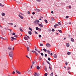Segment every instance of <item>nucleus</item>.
<instances>
[{
    "mask_svg": "<svg viewBox=\"0 0 76 76\" xmlns=\"http://www.w3.org/2000/svg\"><path fill=\"white\" fill-rule=\"evenodd\" d=\"M43 50L44 51H45V52H46V51H47V50H46V49H45L44 48Z\"/></svg>",
    "mask_w": 76,
    "mask_h": 76,
    "instance_id": "obj_31",
    "label": "nucleus"
},
{
    "mask_svg": "<svg viewBox=\"0 0 76 76\" xmlns=\"http://www.w3.org/2000/svg\"><path fill=\"white\" fill-rule=\"evenodd\" d=\"M54 26L55 28H56V27H57V26H58V24H56L54 25Z\"/></svg>",
    "mask_w": 76,
    "mask_h": 76,
    "instance_id": "obj_16",
    "label": "nucleus"
},
{
    "mask_svg": "<svg viewBox=\"0 0 76 76\" xmlns=\"http://www.w3.org/2000/svg\"><path fill=\"white\" fill-rule=\"evenodd\" d=\"M51 20L52 21H54V19L53 18H51Z\"/></svg>",
    "mask_w": 76,
    "mask_h": 76,
    "instance_id": "obj_17",
    "label": "nucleus"
},
{
    "mask_svg": "<svg viewBox=\"0 0 76 76\" xmlns=\"http://www.w3.org/2000/svg\"><path fill=\"white\" fill-rule=\"evenodd\" d=\"M48 60L49 61H50L51 60V59H50V58H48Z\"/></svg>",
    "mask_w": 76,
    "mask_h": 76,
    "instance_id": "obj_41",
    "label": "nucleus"
},
{
    "mask_svg": "<svg viewBox=\"0 0 76 76\" xmlns=\"http://www.w3.org/2000/svg\"><path fill=\"white\" fill-rule=\"evenodd\" d=\"M13 23H10V25H13Z\"/></svg>",
    "mask_w": 76,
    "mask_h": 76,
    "instance_id": "obj_64",
    "label": "nucleus"
},
{
    "mask_svg": "<svg viewBox=\"0 0 76 76\" xmlns=\"http://www.w3.org/2000/svg\"><path fill=\"white\" fill-rule=\"evenodd\" d=\"M47 52L48 53V54H50V50H47Z\"/></svg>",
    "mask_w": 76,
    "mask_h": 76,
    "instance_id": "obj_9",
    "label": "nucleus"
},
{
    "mask_svg": "<svg viewBox=\"0 0 76 76\" xmlns=\"http://www.w3.org/2000/svg\"><path fill=\"white\" fill-rule=\"evenodd\" d=\"M31 52H32V53H36V51L34 50H32Z\"/></svg>",
    "mask_w": 76,
    "mask_h": 76,
    "instance_id": "obj_47",
    "label": "nucleus"
},
{
    "mask_svg": "<svg viewBox=\"0 0 76 76\" xmlns=\"http://www.w3.org/2000/svg\"><path fill=\"white\" fill-rule=\"evenodd\" d=\"M32 14L33 15H35V12H33Z\"/></svg>",
    "mask_w": 76,
    "mask_h": 76,
    "instance_id": "obj_60",
    "label": "nucleus"
},
{
    "mask_svg": "<svg viewBox=\"0 0 76 76\" xmlns=\"http://www.w3.org/2000/svg\"><path fill=\"white\" fill-rule=\"evenodd\" d=\"M34 32L36 34H38V32H37V31H35Z\"/></svg>",
    "mask_w": 76,
    "mask_h": 76,
    "instance_id": "obj_45",
    "label": "nucleus"
},
{
    "mask_svg": "<svg viewBox=\"0 0 76 76\" xmlns=\"http://www.w3.org/2000/svg\"><path fill=\"white\" fill-rule=\"evenodd\" d=\"M71 41H72V42H74V39H73V38H71Z\"/></svg>",
    "mask_w": 76,
    "mask_h": 76,
    "instance_id": "obj_15",
    "label": "nucleus"
},
{
    "mask_svg": "<svg viewBox=\"0 0 76 76\" xmlns=\"http://www.w3.org/2000/svg\"><path fill=\"white\" fill-rule=\"evenodd\" d=\"M39 26H40V27H43V26H42V25L41 24H39Z\"/></svg>",
    "mask_w": 76,
    "mask_h": 76,
    "instance_id": "obj_21",
    "label": "nucleus"
},
{
    "mask_svg": "<svg viewBox=\"0 0 76 76\" xmlns=\"http://www.w3.org/2000/svg\"><path fill=\"white\" fill-rule=\"evenodd\" d=\"M35 11L37 12H40V10L37 9H35Z\"/></svg>",
    "mask_w": 76,
    "mask_h": 76,
    "instance_id": "obj_5",
    "label": "nucleus"
},
{
    "mask_svg": "<svg viewBox=\"0 0 76 76\" xmlns=\"http://www.w3.org/2000/svg\"><path fill=\"white\" fill-rule=\"evenodd\" d=\"M45 70V71H47V67H46Z\"/></svg>",
    "mask_w": 76,
    "mask_h": 76,
    "instance_id": "obj_53",
    "label": "nucleus"
},
{
    "mask_svg": "<svg viewBox=\"0 0 76 76\" xmlns=\"http://www.w3.org/2000/svg\"><path fill=\"white\" fill-rule=\"evenodd\" d=\"M26 57H27V58H28L30 59L29 57L27 55L26 56Z\"/></svg>",
    "mask_w": 76,
    "mask_h": 76,
    "instance_id": "obj_56",
    "label": "nucleus"
},
{
    "mask_svg": "<svg viewBox=\"0 0 76 76\" xmlns=\"http://www.w3.org/2000/svg\"><path fill=\"white\" fill-rule=\"evenodd\" d=\"M70 69V67H69L67 68V70H69Z\"/></svg>",
    "mask_w": 76,
    "mask_h": 76,
    "instance_id": "obj_46",
    "label": "nucleus"
},
{
    "mask_svg": "<svg viewBox=\"0 0 76 76\" xmlns=\"http://www.w3.org/2000/svg\"><path fill=\"white\" fill-rule=\"evenodd\" d=\"M69 7L70 8V9H71V6H69Z\"/></svg>",
    "mask_w": 76,
    "mask_h": 76,
    "instance_id": "obj_63",
    "label": "nucleus"
},
{
    "mask_svg": "<svg viewBox=\"0 0 76 76\" xmlns=\"http://www.w3.org/2000/svg\"><path fill=\"white\" fill-rule=\"evenodd\" d=\"M13 68L14 69H15V70H16V69H15V66H13Z\"/></svg>",
    "mask_w": 76,
    "mask_h": 76,
    "instance_id": "obj_42",
    "label": "nucleus"
},
{
    "mask_svg": "<svg viewBox=\"0 0 76 76\" xmlns=\"http://www.w3.org/2000/svg\"><path fill=\"white\" fill-rule=\"evenodd\" d=\"M12 74H15V71L12 72Z\"/></svg>",
    "mask_w": 76,
    "mask_h": 76,
    "instance_id": "obj_58",
    "label": "nucleus"
},
{
    "mask_svg": "<svg viewBox=\"0 0 76 76\" xmlns=\"http://www.w3.org/2000/svg\"><path fill=\"white\" fill-rule=\"evenodd\" d=\"M0 38L2 39H3V40H4V39H4V38L2 37H1Z\"/></svg>",
    "mask_w": 76,
    "mask_h": 76,
    "instance_id": "obj_39",
    "label": "nucleus"
},
{
    "mask_svg": "<svg viewBox=\"0 0 76 76\" xmlns=\"http://www.w3.org/2000/svg\"><path fill=\"white\" fill-rule=\"evenodd\" d=\"M49 69L50 70H52V67H49Z\"/></svg>",
    "mask_w": 76,
    "mask_h": 76,
    "instance_id": "obj_50",
    "label": "nucleus"
},
{
    "mask_svg": "<svg viewBox=\"0 0 76 76\" xmlns=\"http://www.w3.org/2000/svg\"><path fill=\"white\" fill-rule=\"evenodd\" d=\"M66 19H67V18H69V16H66Z\"/></svg>",
    "mask_w": 76,
    "mask_h": 76,
    "instance_id": "obj_52",
    "label": "nucleus"
},
{
    "mask_svg": "<svg viewBox=\"0 0 76 76\" xmlns=\"http://www.w3.org/2000/svg\"><path fill=\"white\" fill-rule=\"evenodd\" d=\"M14 37H16L17 38H18V35H15L14 36Z\"/></svg>",
    "mask_w": 76,
    "mask_h": 76,
    "instance_id": "obj_30",
    "label": "nucleus"
},
{
    "mask_svg": "<svg viewBox=\"0 0 76 76\" xmlns=\"http://www.w3.org/2000/svg\"><path fill=\"white\" fill-rule=\"evenodd\" d=\"M44 21L45 22V23H48V21H47V20L46 19H45L44 20Z\"/></svg>",
    "mask_w": 76,
    "mask_h": 76,
    "instance_id": "obj_23",
    "label": "nucleus"
},
{
    "mask_svg": "<svg viewBox=\"0 0 76 76\" xmlns=\"http://www.w3.org/2000/svg\"><path fill=\"white\" fill-rule=\"evenodd\" d=\"M42 65V66H44V62H43Z\"/></svg>",
    "mask_w": 76,
    "mask_h": 76,
    "instance_id": "obj_62",
    "label": "nucleus"
},
{
    "mask_svg": "<svg viewBox=\"0 0 76 76\" xmlns=\"http://www.w3.org/2000/svg\"><path fill=\"white\" fill-rule=\"evenodd\" d=\"M52 31L53 32H54V29L53 28L52 29Z\"/></svg>",
    "mask_w": 76,
    "mask_h": 76,
    "instance_id": "obj_49",
    "label": "nucleus"
},
{
    "mask_svg": "<svg viewBox=\"0 0 76 76\" xmlns=\"http://www.w3.org/2000/svg\"><path fill=\"white\" fill-rule=\"evenodd\" d=\"M8 49L9 50H12V47H11L10 48H8Z\"/></svg>",
    "mask_w": 76,
    "mask_h": 76,
    "instance_id": "obj_18",
    "label": "nucleus"
},
{
    "mask_svg": "<svg viewBox=\"0 0 76 76\" xmlns=\"http://www.w3.org/2000/svg\"><path fill=\"white\" fill-rule=\"evenodd\" d=\"M45 57H47V54H45Z\"/></svg>",
    "mask_w": 76,
    "mask_h": 76,
    "instance_id": "obj_61",
    "label": "nucleus"
},
{
    "mask_svg": "<svg viewBox=\"0 0 76 76\" xmlns=\"http://www.w3.org/2000/svg\"><path fill=\"white\" fill-rule=\"evenodd\" d=\"M38 75H39V74H38L37 72H35L34 74V76H38Z\"/></svg>",
    "mask_w": 76,
    "mask_h": 76,
    "instance_id": "obj_4",
    "label": "nucleus"
},
{
    "mask_svg": "<svg viewBox=\"0 0 76 76\" xmlns=\"http://www.w3.org/2000/svg\"><path fill=\"white\" fill-rule=\"evenodd\" d=\"M40 54H41V56H44V54L42 53H40Z\"/></svg>",
    "mask_w": 76,
    "mask_h": 76,
    "instance_id": "obj_44",
    "label": "nucleus"
},
{
    "mask_svg": "<svg viewBox=\"0 0 76 76\" xmlns=\"http://www.w3.org/2000/svg\"><path fill=\"white\" fill-rule=\"evenodd\" d=\"M58 23L59 25H61V23L60 22H58Z\"/></svg>",
    "mask_w": 76,
    "mask_h": 76,
    "instance_id": "obj_28",
    "label": "nucleus"
},
{
    "mask_svg": "<svg viewBox=\"0 0 76 76\" xmlns=\"http://www.w3.org/2000/svg\"><path fill=\"white\" fill-rule=\"evenodd\" d=\"M58 31L59 32H60V33H62V31H61V30H58Z\"/></svg>",
    "mask_w": 76,
    "mask_h": 76,
    "instance_id": "obj_26",
    "label": "nucleus"
},
{
    "mask_svg": "<svg viewBox=\"0 0 76 76\" xmlns=\"http://www.w3.org/2000/svg\"><path fill=\"white\" fill-rule=\"evenodd\" d=\"M35 51H37V52H38V53H40V52L39 51H38V50L37 49H36V50H35Z\"/></svg>",
    "mask_w": 76,
    "mask_h": 76,
    "instance_id": "obj_24",
    "label": "nucleus"
},
{
    "mask_svg": "<svg viewBox=\"0 0 76 76\" xmlns=\"http://www.w3.org/2000/svg\"><path fill=\"white\" fill-rule=\"evenodd\" d=\"M35 53L36 55H37V56H38V53H37L36 52Z\"/></svg>",
    "mask_w": 76,
    "mask_h": 76,
    "instance_id": "obj_51",
    "label": "nucleus"
},
{
    "mask_svg": "<svg viewBox=\"0 0 76 76\" xmlns=\"http://www.w3.org/2000/svg\"><path fill=\"white\" fill-rule=\"evenodd\" d=\"M5 15L6 14L3 12L2 13H1L2 16H5Z\"/></svg>",
    "mask_w": 76,
    "mask_h": 76,
    "instance_id": "obj_11",
    "label": "nucleus"
},
{
    "mask_svg": "<svg viewBox=\"0 0 76 76\" xmlns=\"http://www.w3.org/2000/svg\"><path fill=\"white\" fill-rule=\"evenodd\" d=\"M19 13L20 14V15H23V16L24 15H23V14L21 12H20Z\"/></svg>",
    "mask_w": 76,
    "mask_h": 76,
    "instance_id": "obj_48",
    "label": "nucleus"
},
{
    "mask_svg": "<svg viewBox=\"0 0 76 76\" xmlns=\"http://www.w3.org/2000/svg\"><path fill=\"white\" fill-rule=\"evenodd\" d=\"M13 53L12 51L10 52L9 53V56L10 57H12L13 58Z\"/></svg>",
    "mask_w": 76,
    "mask_h": 76,
    "instance_id": "obj_1",
    "label": "nucleus"
},
{
    "mask_svg": "<svg viewBox=\"0 0 76 76\" xmlns=\"http://www.w3.org/2000/svg\"><path fill=\"white\" fill-rule=\"evenodd\" d=\"M46 45L47 47H51V45L49 44V43H46Z\"/></svg>",
    "mask_w": 76,
    "mask_h": 76,
    "instance_id": "obj_2",
    "label": "nucleus"
},
{
    "mask_svg": "<svg viewBox=\"0 0 76 76\" xmlns=\"http://www.w3.org/2000/svg\"><path fill=\"white\" fill-rule=\"evenodd\" d=\"M16 73H18V74H21V73H20V72L18 70H16Z\"/></svg>",
    "mask_w": 76,
    "mask_h": 76,
    "instance_id": "obj_8",
    "label": "nucleus"
},
{
    "mask_svg": "<svg viewBox=\"0 0 76 76\" xmlns=\"http://www.w3.org/2000/svg\"><path fill=\"white\" fill-rule=\"evenodd\" d=\"M71 54V53L70 52H68L67 53V54L68 55H70V54Z\"/></svg>",
    "mask_w": 76,
    "mask_h": 76,
    "instance_id": "obj_22",
    "label": "nucleus"
},
{
    "mask_svg": "<svg viewBox=\"0 0 76 76\" xmlns=\"http://www.w3.org/2000/svg\"><path fill=\"white\" fill-rule=\"evenodd\" d=\"M50 76H53V72H52V73L50 74Z\"/></svg>",
    "mask_w": 76,
    "mask_h": 76,
    "instance_id": "obj_34",
    "label": "nucleus"
},
{
    "mask_svg": "<svg viewBox=\"0 0 76 76\" xmlns=\"http://www.w3.org/2000/svg\"><path fill=\"white\" fill-rule=\"evenodd\" d=\"M66 47H69V45H70L69 44V43H66Z\"/></svg>",
    "mask_w": 76,
    "mask_h": 76,
    "instance_id": "obj_19",
    "label": "nucleus"
},
{
    "mask_svg": "<svg viewBox=\"0 0 76 76\" xmlns=\"http://www.w3.org/2000/svg\"><path fill=\"white\" fill-rule=\"evenodd\" d=\"M36 22H37V23H39V21L38 20H36Z\"/></svg>",
    "mask_w": 76,
    "mask_h": 76,
    "instance_id": "obj_14",
    "label": "nucleus"
},
{
    "mask_svg": "<svg viewBox=\"0 0 76 76\" xmlns=\"http://www.w3.org/2000/svg\"><path fill=\"white\" fill-rule=\"evenodd\" d=\"M0 6H1L2 7H4V5H2V4L0 3Z\"/></svg>",
    "mask_w": 76,
    "mask_h": 76,
    "instance_id": "obj_25",
    "label": "nucleus"
},
{
    "mask_svg": "<svg viewBox=\"0 0 76 76\" xmlns=\"http://www.w3.org/2000/svg\"><path fill=\"white\" fill-rule=\"evenodd\" d=\"M47 63L48 64H50V62L48 61H47Z\"/></svg>",
    "mask_w": 76,
    "mask_h": 76,
    "instance_id": "obj_38",
    "label": "nucleus"
},
{
    "mask_svg": "<svg viewBox=\"0 0 76 76\" xmlns=\"http://www.w3.org/2000/svg\"><path fill=\"white\" fill-rule=\"evenodd\" d=\"M24 39H25V40H28V37H24Z\"/></svg>",
    "mask_w": 76,
    "mask_h": 76,
    "instance_id": "obj_12",
    "label": "nucleus"
},
{
    "mask_svg": "<svg viewBox=\"0 0 76 76\" xmlns=\"http://www.w3.org/2000/svg\"><path fill=\"white\" fill-rule=\"evenodd\" d=\"M39 38H41V35H39Z\"/></svg>",
    "mask_w": 76,
    "mask_h": 76,
    "instance_id": "obj_54",
    "label": "nucleus"
},
{
    "mask_svg": "<svg viewBox=\"0 0 76 76\" xmlns=\"http://www.w3.org/2000/svg\"><path fill=\"white\" fill-rule=\"evenodd\" d=\"M28 15H29V14H30V12H29V11H28Z\"/></svg>",
    "mask_w": 76,
    "mask_h": 76,
    "instance_id": "obj_57",
    "label": "nucleus"
},
{
    "mask_svg": "<svg viewBox=\"0 0 76 76\" xmlns=\"http://www.w3.org/2000/svg\"><path fill=\"white\" fill-rule=\"evenodd\" d=\"M36 30H38V29H39V28H38V27H37L36 28Z\"/></svg>",
    "mask_w": 76,
    "mask_h": 76,
    "instance_id": "obj_43",
    "label": "nucleus"
},
{
    "mask_svg": "<svg viewBox=\"0 0 76 76\" xmlns=\"http://www.w3.org/2000/svg\"><path fill=\"white\" fill-rule=\"evenodd\" d=\"M11 39H11V41H13V40H15V41L16 40V39L15 38H14V37H11L10 38Z\"/></svg>",
    "mask_w": 76,
    "mask_h": 76,
    "instance_id": "obj_3",
    "label": "nucleus"
},
{
    "mask_svg": "<svg viewBox=\"0 0 76 76\" xmlns=\"http://www.w3.org/2000/svg\"><path fill=\"white\" fill-rule=\"evenodd\" d=\"M53 57L55 58H56L57 57V55L56 54H55L54 55Z\"/></svg>",
    "mask_w": 76,
    "mask_h": 76,
    "instance_id": "obj_6",
    "label": "nucleus"
},
{
    "mask_svg": "<svg viewBox=\"0 0 76 76\" xmlns=\"http://www.w3.org/2000/svg\"><path fill=\"white\" fill-rule=\"evenodd\" d=\"M12 35H16V34H15V33H13L12 34Z\"/></svg>",
    "mask_w": 76,
    "mask_h": 76,
    "instance_id": "obj_40",
    "label": "nucleus"
},
{
    "mask_svg": "<svg viewBox=\"0 0 76 76\" xmlns=\"http://www.w3.org/2000/svg\"><path fill=\"white\" fill-rule=\"evenodd\" d=\"M28 34H29L30 35H31V34H32V33H32V31H28Z\"/></svg>",
    "mask_w": 76,
    "mask_h": 76,
    "instance_id": "obj_10",
    "label": "nucleus"
},
{
    "mask_svg": "<svg viewBox=\"0 0 76 76\" xmlns=\"http://www.w3.org/2000/svg\"><path fill=\"white\" fill-rule=\"evenodd\" d=\"M37 69V70H39V69H40V67L39 66H37L36 67Z\"/></svg>",
    "mask_w": 76,
    "mask_h": 76,
    "instance_id": "obj_13",
    "label": "nucleus"
},
{
    "mask_svg": "<svg viewBox=\"0 0 76 76\" xmlns=\"http://www.w3.org/2000/svg\"><path fill=\"white\" fill-rule=\"evenodd\" d=\"M18 16L21 18V19H23V17H22V15H20V14L18 15Z\"/></svg>",
    "mask_w": 76,
    "mask_h": 76,
    "instance_id": "obj_7",
    "label": "nucleus"
},
{
    "mask_svg": "<svg viewBox=\"0 0 76 76\" xmlns=\"http://www.w3.org/2000/svg\"><path fill=\"white\" fill-rule=\"evenodd\" d=\"M67 64H68V63H67V62H66V63H65L66 65V66L67 65Z\"/></svg>",
    "mask_w": 76,
    "mask_h": 76,
    "instance_id": "obj_55",
    "label": "nucleus"
},
{
    "mask_svg": "<svg viewBox=\"0 0 76 76\" xmlns=\"http://www.w3.org/2000/svg\"><path fill=\"white\" fill-rule=\"evenodd\" d=\"M38 2H40L41 1V0H37Z\"/></svg>",
    "mask_w": 76,
    "mask_h": 76,
    "instance_id": "obj_59",
    "label": "nucleus"
},
{
    "mask_svg": "<svg viewBox=\"0 0 76 76\" xmlns=\"http://www.w3.org/2000/svg\"><path fill=\"white\" fill-rule=\"evenodd\" d=\"M27 47L28 51H29V47H28V46H27Z\"/></svg>",
    "mask_w": 76,
    "mask_h": 76,
    "instance_id": "obj_35",
    "label": "nucleus"
},
{
    "mask_svg": "<svg viewBox=\"0 0 76 76\" xmlns=\"http://www.w3.org/2000/svg\"><path fill=\"white\" fill-rule=\"evenodd\" d=\"M39 61H41V60H42V58H41V57H39Z\"/></svg>",
    "mask_w": 76,
    "mask_h": 76,
    "instance_id": "obj_36",
    "label": "nucleus"
},
{
    "mask_svg": "<svg viewBox=\"0 0 76 76\" xmlns=\"http://www.w3.org/2000/svg\"><path fill=\"white\" fill-rule=\"evenodd\" d=\"M45 76H47V75H48V74H47V73H45Z\"/></svg>",
    "mask_w": 76,
    "mask_h": 76,
    "instance_id": "obj_33",
    "label": "nucleus"
},
{
    "mask_svg": "<svg viewBox=\"0 0 76 76\" xmlns=\"http://www.w3.org/2000/svg\"><path fill=\"white\" fill-rule=\"evenodd\" d=\"M29 30H30V31H32V28H30V27H29Z\"/></svg>",
    "mask_w": 76,
    "mask_h": 76,
    "instance_id": "obj_32",
    "label": "nucleus"
},
{
    "mask_svg": "<svg viewBox=\"0 0 76 76\" xmlns=\"http://www.w3.org/2000/svg\"><path fill=\"white\" fill-rule=\"evenodd\" d=\"M20 29L21 32H23V31L22 30V28H21V27H20Z\"/></svg>",
    "mask_w": 76,
    "mask_h": 76,
    "instance_id": "obj_20",
    "label": "nucleus"
},
{
    "mask_svg": "<svg viewBox=\"0 0 76 76\" xmlns=\"http://www.w3.org/2000/svg\"><path fill=\"white\" fill-rule=\"evenodd\" d=\"M34 24H37V21H36V20H35V21H34Z\"/></svg>",
    "mask_w": 76,
    "mask_h": 76,
    "instance_id": "obj_29",
    "label": "nucleus"
},
{
    "mask_svg": "<svg viewBox=\"0 0 76 76\" xmlns=\"http://www.w3.org/2000/svg\"><path fill=\"white\" fill-rule=\"evenodd\" d=\"M35 60H34V61H33V62H32V64H35Z\"/></svg>",
    "mask_w": 76,
    "mask_h": 76,
    "instance_id": "obj_27",
    "label": "nucleus"
},
{
    "mask_svg": "<svg viewBox=\"0 0 76 76\" xmlns=\"http://www.w3.org/2000/svg\"><path fill=\"white\" fill-rule=\"evenodd\" d=\"M40 45L41 47H42V46H43V45L41 43L40 44Z\"/></svg>",
    "mask_w": 76,
    "mask_h": 76,
    "instance_id": "obj_37",
    "label": "nucleus"
}]
</instances>
